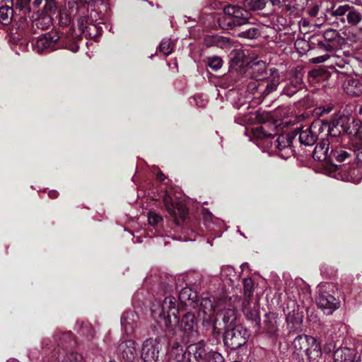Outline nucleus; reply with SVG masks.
Masks as SVG:
<instances>
[{"mask_svg":"<svg viewBox=\"0 0 362 362\" xmlns=\"http://www.w3.org/2000/svg\"><path fill=\"white\" fill-rule=\"evenodd\" d=\"M90 32H88L86 36L90 38H96L100 36L103 32V29L98 25L91 23L88 25Z\"/></svg>","mask_w":362,"mask_h":362,"instance_id":"44","label":"nucleus"},{"mask_svg":"<svg viewBox=\"0 0 362 362\" xmlns=\"http://www.w3.org/2000/svg\"><path fill=\"white\" fill-rule=\"evenodd\" d=\"M81 1H83L84 3L86 4H89L92 1H93V0H81Z\"/></svg>","mask_w":362,"mask_h":362,"instance_id":"61","label":"nucleus"},{"mask_svg":"<svg viewBox=\"0 0 362 362\" xmlns=\"http://www.w3.org/2000/svg\"><path fill=\"white\" fill-rule=\"evenodd\" d=\"M72 334L71 332L56 334L53 341L49 338L44 339L42 341V349L45 353H51L54 357L61 362H83L81 354L75 352L66 353L64 355L59 347L69 344L72 341Z\"/></svg>","mask_w":362,"mask_h":362,"instance_id":"4","label":"nucleus"},{"mask_svg":"<svg viewBox=\"0 0 362 362\" xmlns=\"http://www.w3.org/2000/svg\"><path fill=\"white\" fill-rule=\"evenodd\" d=\"M302 84L298 79L291 81L288 83L283 89V93L291 97L296 93L300 88H301Z\"/></svg>","mask_w":362,"mask_h":362,"instance_id":"35","label":"nucleus"},{"mask_svg":"<svg viewBox=\"0 0 362 362\" xmlns=\"http://www.w3.org/2000/svg\"><path fill=\"white\" fill-rule=\"evenodd\" d=\"M138 316L134 311H127L123 313L121 317V326L127 335L134 332L136 327Z\"/></svg>","mask_w":362,"mask_h":362,"instance_id":"20","label":"nucleus"},{"mask_svg":"<svg viewBox=\"0 0 362 362\" xmlns=\"http://www.w3.org/2000/svg\"><path fill=\"white\" fill-rule=\"evenodd\" d=\"M250 70L253 81L249 83L248 89L256 97H264L276 90L281 80L276 70L268 76L266 63L262 61L253 63Z\"/></svg>","mask_w":362,"mask_h":362,"instance_id":"3","label":"nucleus"},{"mask_svg":"<svg viewBox=\"0 0 362 362\" xmlns=\"http://www.w3.org/2000/svg\"><path fill=\"white\" fill-rule=\"evenodd\" d=\"M156 176L159 180L162 181L164 180V179L165 178L164 175L161 172L158 173Z\"/></svg>","mask_w":362,"mask_h":362,"instance_id":"59","label":"nucleus"},{"mask_svg":"<svg viewBox=\"0 0 362 362\" xmlns=\"http://www.w3.org/2000/svg\"><path fill=\"white\" fill-rule=\"evenodd\" d=\"M60 48H66V49L71 51L72 52H78V50L79 49V46L76 42H67L66 44H62L61 42Z\"/></svg>","mask_w":362,"mask_h":362,"instance_id":"50","label":"nucleus"},{"mask_svg":"<svg viewBox=\"0 0 362 362\" xmlns=\"http://www.w3.org/2000/svg\"><path fill=\"white\" fill-rule=\"evenodd\" d=\"M34 50L40 54L49 52L61 47L60 36L57 31L47 33L33 43Z\"/></svg>","mask_w":362,"mask_h":362,"instance_id":"10","label":"nucleus"},{"mask_svg":"<svg viewBox=\"0 0 362 362\" xmlns=\"http://www.w3.org/2000/svg\"><path fill=\"white\" fill-rule=\"evenodd\" d=\"M316 303L318 308L327 315L332 314L339 306V301L335 297L325 291H321V288L319 289Z\"/></svg>","mask_w":362,"mask_h":362,"instance_id":"17","label":"nucleus"},{"mask_svg":"<svg viewBox=\"0 0 362 362\" xmlns=\"http://www.w3.org/2000/svg\"><path fill=\"white\" fill-rule=\"evenodd\" d=\"M331 55L324 54L317 57H314L311 59V62L315 64L322 63L327 61L328 59L330 60Z\"/></svg>","mask_w":362,"mask_h":362,"instance_id":"51","label":"nucleus"},{"mask_svg":"<svg viewBox=\"0 0 362 362\" xmlns=\"http://www.w3.org/2000/svg\"><path fill=\"white\" fill-rule=\"evenodd\" d=\"M151 315L160 327H164L170 332L180 330L190 332L195 327V317L190 313L185 314L182 320H179L177 301L172 296H166L163 300L155 299L151 303Z\"/></svg>","mask_w":362,"mask_h":362,"instance_id":"1","label":"nucleus"},{"mask_svg":"<svg viewBox=\"0 0 362 362\" xmlns=\"http://www.w3.org/2000/svg\"><path fill=\"white\" fill-rule=\"evenodd\" d=\"M262 325L259 329H255L259 333H265L270 337H276L279 334L280 320L276 313H268L264 316Z\"/></svg>","mask_w":362,"mask_h":362,"instance_id":"14","label":"nucleus"},{"mask_svg":"<svg viewBox=\"0 0 362 362\" xmlns=\"http://www.w3.org/2000/svg\"><path fill=\"white\" fill-rule=\"evenodd\" d=\"M291 349L297 359H303L305 356L308 362H318L322 354L320 344L315 338L306 334L297 336Z\"/></svg>","mask_w":362,"mask_h":362,"instance_id":"5","label":"nucleus"},{"mask_svg":"<svg viewBox=\"0 0 362 362\" xmlns=\"http://www.w3.org/2000/svg\"><path fill=\"white\" fill-rule=\"evenodd\" d=\"M230 57L232 61L238 63L243 60L244 57V53L243 50L240 49H234L230 52Z\"/></svg>","mask_w":362,"mask_h":362,"instance_id":"48","label":"nucleus"},{"mask_svg":"<svg viewBox=\"0 0 362 362\" xmlns=\"http://www.w3.org/2000/svg\"><path fill=\"white\" fill-rule=\"evenodd\" d=\"M356 299L358 303L362 302V288L360 290L358 295L356 296Z\"/></svg>","mask_w":362,"mask_h":362,"instance_id":"57","label":"nucleus"},{"mask_svg":"<svg viewBox=\"0 0 362 362\" xmlns=\"http://www.w3.org/2000/svg\"><path fill=\"white\" fill-rule=\"evenodd\" d=\"M343 88L348 95L358 97L362 95V82L358 78H347L343 83Z\"/></svg>","mask_w":362,"mask_h":362,"instance_id":"22","label":"nucleus"},{"mask_svg":"<svg viewBox=\"0 0 362 362\" xmlns=\"http://www.w3.org/2000/svg\"><path fill=\"white\" fill-rule=\"evenodd\" d=\"M330 156L332 158H334L337 161L339 162H343L346 158L350 157L351 154L344 150L343 148H333V147H331V151H330Z\"/></svg>","mask_w":362,"mask_h":362,"instance_id":"36","label":"nucleus"},{"mask_svg":"<svg viewBox=\"0 0 362 362\" xmlns=\"http://www.w3.org/2000/svg\"><path fill=\"white\" fill-rule=\"evenodd\" d=\"M247 265V263H244V264H243L241 265L242 269H243V268H244L245 267H246Z\"/></svg>","mask_w":362,"mask_h":362,"instance_id":"62","label":"nucleus"},{"mask_svg":"<svg viewBox=\"0 0 362 362\" xmlns=\"http://www.w3.org/2000/svg\"><path fill=\"white\" fill-rule=\"evenodd\" d=\"M163 203L170 214L175 219L176 224L183 221L187 215V209L182 202H175L168 192H165L163 197Z\"/></svg>","mask_w":362,"mask_h":362,"instance_id":"13","label":"nucleus"},{"mask_svg":"<svg viewBox=\"0 0 362 362\" xmlns=\"http://www.w3.org/2000/svg\"><path fill=\"white\" fill-rule=\"evenodd\" d=\"M52 24V17L48 14H43L33 21V26L40 30L48 29Z\"/></svg>","mask_w":362,"mask_h":362,"instance_id":"32","label":"nucleus"},{"mask_svg":"<svg viewBox=\"0 0 362 362\" xmlns=\"http://www.w3.org/2000/svg\"><path fill=\"white\" fill-rule=\"evenodd\" d=\"M7 362H19V361L17 360H9Z\"/></svg>","mask_w":362,"mask_h":362,"instance_id":"63","label":"nucleus"},{"mask_svg":"<svg viewBox=\"0 0 362 362\" xmlns=\"http://www.w3.org/2000/svg\"><path fill=\"white\" fill-rule=\"evenodd\" d=\"M219 317L221 318L226 330L236 327L237 312L234 308H224L221 309Z\"/></svg>","mask_w":362,"mask_h":362,"instance_id":"24","label":"nucleus"},{"mask_svg":"<svg viewBox=\"0 0 362 362\" xmlns=\"http://www.w3.org/2000/svg\"><path fill=\"white\" fill-rule=\"evenodd\" d=\"M90 23H89L88 17L84 16H81L78 20V26L81 33L86 36L88 32H90L88 29V25Z\"/></svg>","mask_w":362,"mask_h":362,"instance_id":"43","label":"nucleus"},{"mask_svg":"<svg viewBox=\"0 0 362 362\" xmlns=\"http://www.w3.org/2000/svg\"><path fill=\"white\" fill-rule=\"evenodd\" d=\"M267 124L259 125L252 129L253 136L257 140H262L264 141L265 145L269 146L270 142L272 141V134L267 130Z\"/></svg>","mask_w":362,"mask_h":362,"instance_id":"27","label":"nucleus"},{"mask_svg":"<svg viewBox=\"0 0 362 362\" xmlns=\"http://www.w3.org/2000/svg\"><path fill=\"white\" fill-rule=\"evenodd\" d=\"M333 109V106L332 105H327V107H323L321 113L322 114H328Z\"/></svg>","mask_w":362,"mask_h":362,"instance_id":"55","label":"nucleus"},{"mask_svg":"<svg viewBox=\"0 0 362 362\" xmlns=\"http://www.w3.org/2000/svg\"><path fill=\"white\" fill-rule=\"evenodd\" d=\"M170 356L177 362L184 361L187 362V348L184 349L183 347L180 345L173 346L170 352Z\"/></svg>","mask_w":362,"mask_h":362,"instance_id":"31","label":"nucleus"},{"mask_svg":"<svg viewBox=\"0 0 362 362\" xmlns=\"http://www.w3.org/2000/svg\"><path fill=\"white\" fill-rule=\"evenodd\" d=\"M250 334L245 328L237 326L226 330L224 343L230 349L236 350L247 343Z\"/></svg>","mask_w":362,"mask_h":362,"instance_id":"9","label":"nucleus"},{"mask_svg":"<svg viewBox=\"0 0 362 362\" xmlns=\"http://www.w3.org/2000/svg\"><path fill=\"white\" fill-rule=\"evenodd\" d=\"M160 343L156 339H146L141 346V357L144 362H156L158 358Z\"/></svg>","mask_w":362,"mask_h":362,"instance_id":"16","label":"nucleus"},{"mask_svg":"<svg viewBox=\"0 0 362 362\" xmlns=\"http://www.w3.org/2000/svg\"><path fill=\"white\" fill-rule=\"evenodd\" d=\"M31 0H18L16 5L23 10L27 7Z\"/></svg>","mask_w":362,"mask_h":362,"instance_id":"53","label":"nucleus"},{"mask_svg":"<svg viewBox=\"0 0 362 362\" xmlns=\"http://www.w3.org/2000/svg\"><path fill=\"white\" fill-rule=\"evenodd\" d=\"M296 134L291 132L280 134L277 136H274L272 141L270 142L272 150H278L279 156L284 159H287L293 155V151L291 148V144Z\"/></svg>","mask_w":362,"mask_h":362,"instance_id":"11","label":"nucleus"},{"mask_svg":"<svg viewBox=\"0 0 362 362\" xmlns=\"http://www.w3.org/2000/svg\"><path fill=\"white\" fill-rule=\"evenodd\" d=\"M48 195L51 198H56L58 196V192L55 190H51L49 192Z\"/></svg>","mask_w":362,"mask_h":362,"instance_id":"56","label":"nucleus"},{"mask_svg":"<svg viewBox=\"0 0 362 362\" xmlns=\"http://www.w3.org/2000/svg\"><path fill=\"white\" fill-rule=\"evenodd\" d=\"M187 362H223V357L201 341L187 347Z\"/></svg>","mask_w":362,"mask_h":362,"instance_id":"6","label":"nucleus"},{"mask_svg":"<svg viewBox=\"0 0 362 362\" xmlns=\"http://www.w3.org/2000/svg\"><path fill=\"white\" fill-rule=\"evenodd\" d=\"M331 66L338 73L343 75H349L354 73L353 64L356 62V59L349 54L343 52L331 55L330 57Z\"/></svg>","mask_w":362,"mask_h":362,"instance_id":"12","label":"nucleus"},{"mask_svg":"<svg viewBox=\"0 0 362 362\" xmlns=\"http://www.w3.org/2000/svg\"><path fill=\"white\" fill-rule=\"evenodd\" d=\"M118 354L127 361H133L137 356L136 343L132 339L124 340L117 348Z\"/></svg>","mask_w":362,"mask_h":362,"instance_id":"19","label":"nucleus"},{"mask_svg":"<svg viewBox=\"0 0 362 362\" xmlns=\"http://www.w3.org/2000/svg\"><path fill=\"white\" fill-rule=\"evenodd\" d=\"M211 42L206 41L207 45H215L221 49L228 48L230 45V42L228 38L221 36H215L209 40Z\"/></svg>","mask_w":362,"mask_h":362,"instance_id":"34","label":"nucleus"},{"mask_svg":"<svg viewBox=\"0 0 362 362\" xmlns=\"http://www.w3.org/2000/svg\"><path fill=\"white\" fill-rule=\"evenodd\" d=\"M269 1L273 6H279L281 4V0H269Z\"/></svg>","mask_w":362,"mask_h":362,"instance_id":"58","label":"nucleus"},{"mask_svg":"<svg viewBox=\"0 0 362 362\" xmlns=\"http://www.w3.org/2000/svg\"><path fill=\"white\" fill-rule=\"evenodd\" d=\"M223 11L226 23L231 29L249 23L251 18L250 13L240 6L228 5Z\"/></svg>","mask_w":362,"mask_h":362,"instance_id":"8","label":"nucleus"},{"mask_svg":"<svg viewBox=\"0 0 362 362\" xmlns=\"http://www.w3.org/2000/svg\"><path fill=\"white\" fill-rule=\"evenodd\" d=\"M330 141L329 139H320V141L317 144L313 153V157L315 160L319 161L326 160L328 158H331L329 152Z\"/></svg>","mask_w":362,"mask_h":362,"instance_id":"21","label":"nucleus"},{"mask_svg":"<svg viewBox=\"0 0 362 362\" xmlns=\"http://www.w3.org/2000/svg\"><path fill=\"white\" fill-rule=\"evenodd\" d=\"M221 279L226 285L233 286L235 283L239 281V275L234 267L225 265L221 269Z\"/></svg>","mask_w":362,"mask_h":362,"instance_id":"23","label":"nucleus"},{"mask_svg":"<svg viewBox=\"0 0 362 362\" xmlns=\"http://www.w3.org/2000/svg\"><path fill=\"white\" fill-rule=\"evenodd\" d=\"M288 324L292 322L290 317H288Z\"/></svg>","mask_w":362,"mask_h":362,"instance_id":"64","label":"nucleus"},{"mask_svg":"<svg viewBox=\"0 0 362 362\" xmlns=\"http://www.w3.org/2000/svg\"><path fill=\"white\" fill-rule=\"evenodd\" d=\"M350 7L351 6L348 4L339 6L332 11V16L335 17H341L344 15L346 16L350 9Z\"/></svg>","mask_w":362,"mask_h":362,"instance_id":"47","label":"nucleus"},{"mask_svg":"<svg viewBox=\"0 0 362 362\" xmlns=\"http://www.w3.org/2000/svg\"><path fill=\"white\" fill-rule=\"evenodd\" d=\"M207 65L214 71H218L221 68L223 61L219 57H210L207 58Z\"/></svg>","mask_w":362,"mask_h":362,"instance_id":"40","label":"nucleus"},{"mask_svg":"<svg viewBox=\"0 0 362 362\" xmlns=\"http://www.w3.org/2000/svg\"><path fill=\"white\" fill-rule=\"evenodd\" d=\"M12 0H0V23L8 25L11 21L13 10Z\"/></svg>","mask_w":362,"mask_h":362,"instance_id":"26","label":"nucleus"},{"mask_svg":"<svg viewBox=\"0 0 362 362\" xmlns=\"http://www.w3.org/2000/svg\"><path fill=\"white\" fill-rule=\"evenodd\" d=\"M174 45L170 39H163L159 45L160 52L164 55L168 56L173 50Z\"/></svg>","mask_w":362,"mask_h":362,"instance_id":"38","label":"nucleus"},{"mask_svg":"<svg viewBox=\"0 0 362 362\" xmlns=\"http://www.w3.org/2000/svg\"><path fill=\"white\" fill-rule=\"evenodd\" d=\"M320 11V6L317 4L313 5L308 9V14L312 17H315Z\"/></svg>","mask_w":362,"mask_h":362,"instance_id":"52","label":"nucleus"},{"mask_svg":"<svg viewBox=\"0 0 362 362\" xmlns=\"http://www.w3.org/2000/svg\"><path fill=\"white\" fill-rule=\"evenodd\" d=\"M270 117L269 115L266 112L256 111L255 112H250L245 116V121H254L256 120L258 123L265 124V122Z\"/></svg>","mask_w":362,"mask_h":362,"instance_id":"29","label":"nucleus"},{"mask_svg":"<svg viewBox=\"0 0 362 362\" xmlns=\"http://www.w3.org/2000/svg\"><path fill=\"white\" fill-rule=\"evenodd\" d=\"M253 281L252 279H245L243 281L244 295L245 300H248L253 294Z\"/></svg>","mask_w":362,"mask_h":362,"instance_id":"41","label":"nucleus"},{"mask_svg":"<svg viewBox=\"0 0 362 362\" xmlns=\"http://www.w3.org/2000/svg\"><path fill=\"white\" fill-rule=\"evenodd\" d=\"M356 356V351L355 349L343 347L334 351L333 362H354Z\"/></svg>","mask_w":362,"mask_h":362,"instance_id":"25","label":"nucleus"},{"mask_svg":"<svg viewBox=\"0 0 362 362\" xmlns=\"http://www.w3.org/2000/svg\"><path fill=\"white\" fill-rule=\"evenodd\" d=\"M346 20L351 25L359 24L362 21V6L358 8L351 6L346 15Z\"/></svg>","mask_w":362,"mask_h":362,"instance_id":"28","label":"nucleus"},{"mask_svg":"<svg viewBox=\"0 0 362 362\" xmlns=\"http://www.w3.org/2000/svg\"><path fill=\"white\" fill-rule=\"evenodd\" d=\"M316 45L319 49L327 52L332 51L336 47V45H332L330 42L325 41L323 38L317 40Z\"/></svg>","mask_w":362,"mask_h":362,"instance_id":"46","label":"nucleus"},{"mask_svg":"<svg viewBox=\"0 0 362 362\" xmlns=\"http://www.w3.org/2000/svg\"><path fill=\"white\" fill-rule=\"evenodd\" d=\"M56 9V6L54 2L52 1L46 0L45 4L44 6L45 14H48L51 16L52 13H54Z\"/></svg>","mask_w":362,"mask_h":362,"instance_id":"49","label":"nucleus"},{"mask_svg":"<svg viewBox=\"0 0 362 362\" xmlns=\"http://www.w3.org/2000/svg\"><path fill=\"white\" fill-rule=\"evenodd\" d=\"M245 6L250 10H262L266 6V0H245Z\"/></svg>","mask_w":362,"mask_h":362,"instance_id":"37","label":"nucleus"},{"mask_svg":"<svg viewBox=\"0 0 362 362\" xmlns=\"http://www.w3.org/2000/svg\"><path fill=\"white\" fill-rule=\"evenodd\" d=\"M349 129V134H354L356 143L357 144H362V122L360 120L354 121Z\"/></svg>","mask_w":362,"mask_h":362,"instance_id":"33","label":"nucleus"},{"mask_svg":"<svg viewBox=\"0 0 362 362\" xmlns=\"http://www.w3.org/2000/svg\"><path fill=\"white\" fill-rule=\"evenodd\" d=\"M327 171L329 177L343 181L358 183L362 179V171L355 166L331 164Z\"/></svg>","mask_w":362,"mask_h":362,"instance_id":"7","label":"nucleus"},{"mask_svg":"<svg viewBox=\"0 0 362 362\" xmlns=\"http://www.w3.org/2000/svg\"><path fill=\"white\" fill-rule=\"evenodd\" d=\"M302 322H303L302 316H300L298 315L295 317V329H301Z\"/></svg>","mask_w":362,"mask_h":362,"instance_id":"54","label":"nucleus"},{"mask_svg":"<svg viewBox=\"0 0 362 362\" xmlns=\"http://www.w3.org/2000/svg\"><path fill=\"white\" fill-rule=\"evenodd\" d=\"M358 115H362V105H359L357 110Z\"/></svg>","mask_w":362,"mask_h":362,"instance_id":"60","label":"nucleus"},{"mask_svg":"<svg viewBox=\"0 0 362 362\" xmlns=\"http://www.w3.org/2000/svg\"><path fill=\"white\" fill-rule=\"evenodd\" d=\"M345 118L338 117L332 119L330 123L316 121L310 127H303L298 132L299 141L305 146H312L324 135L331 138L336 137L347 132Z\"/></svg>","mask_w":362,"mask_h":362,"instance_id":"2","label":"nucleus"},{"mask_svg":"<svg viewBox=\"0 0 362 362\" xmlns=\"http://www.w3.org/2000/svg\"><path fill=\"white\" fill-rule=\"evenodd\" d=\"M215 315V307L213 301L208 298H202L198 311V317L202 320L204 327L214 325ZM214 329L216 327L213 326Z\"/></svg>","mask_w":362,"mask_h":362,"instance_id":"15","label":"nucleus"},{"mask_svg":"<svg viewBox=\"0 0 362 362\" xmlns=\"http://www.w3.org/2000/svg\"><path fill=\"white\" fill-rule=\"evenodd\" d=\"M196 298L197 293L189 287H185L182 288L179 293V299L182 303L185 304H187V302L191 304L193 303Z\"/></svg>","mask_w":362,"mask_h":362,"instance_id":"30","label":"nucleus"},{"mask_svg":"<svg viewBox=\"0 0 362 362\" xmlns=\"http://www.w3.org/2000/svg\"><path fill=\"white\" fill-rule=\"evenodd\" d=\"M148 221L149 225L156 226L163 221V217L158 214L150 211L148 214Z\"/></svg>","mask_w":362,"mask_h":362,"instance_id":"45","label":"nucleus"},{"mask_svg":"<svg viewBox=\"0 0 362 362\" xmlns=\"http://www.w3.org/2000/svg\"><path fill=\"white\" fill-rule=\"evenodd\" d=\"M259 35V30L257 28H250L245 31H243L238 34L240 37L247 38V39H255Z\"/></svg>","mask_w":362,"mask_h":362,"instance_id":"42","label":"nucleus"},{"mask_svg":"<svg viewBox=\"0 0 362 362\" xmlns=\"http://www.w3.org/2000/svg\"><path fill=\"white\" fill-rule=\"evenodd\" d=\"M243 312L247 321L250 322L255 329H260V312L259 305L257 303L252 306L248 300H245L243 303Z\"/></svg>","mask_w":362,"mask_h":362,"instance_id":"18","label":"nucleus"},{"mask_svg":"<svg viewBox=\"0 0 362 362\" xmlns=\"http://www.w3.org/2000/svg\"><path fill=\"white\" fill-rule=\"evenodd\" d=\"M322 38L332 45H336V41L339 38V33L336 30L329 29L323 33Z\"/></svg>","mask_w":362,"mask_h":362,"instance_id":"39","label":"nucleus"}]
</instances>
